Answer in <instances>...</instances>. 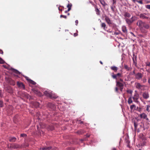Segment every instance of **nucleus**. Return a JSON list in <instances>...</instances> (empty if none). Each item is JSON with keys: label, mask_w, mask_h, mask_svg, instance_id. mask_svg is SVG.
<instances>
[{"label": "nucleus", "mask_w": 150, "mask_h": 150, "mask_svg": "<svg viewBox=\"0 0 150 150\" xmlns=\"http://www.w3.org/2000/svg\"><path fill=\"white\" fill-rule=\"evenodd\" d=\"M136 20V17L134 16H132L130 18H126L125 19V21L128 24V25H130Z\"/></svg>", "instance_id": "nucleus-1"}, {"label": "nucleus", "mask_w": 150, "mask_h": 150, "mask_svg": "<svg viewBox=\"0 0 150 150\" xmlns=\"http://www.w3.org/2000/svg\"><path fill=\"white\" fill-rule=\"evenodd\" d=\"M44 93L46 96L50 97L51 98H56L57 97V96L53 95L52 92L48 91H45Z\"/></svg>", "instance_id": "nucleus-2"}, {"label": "nucleus", "mask_w": 150, "mask_h": 150, "mask_svg": "<svg viewBox=\"0 0 150 150\" xmlns=\"http://www.w3.org/2000/svg\"><path fill=\"white\" fill-rule=\"evenodd\" d=\"M139 95L137 93H135L133 96L132 98L134 101L136 103H139L138 99L139 98Z\"/></svg>", "instance_id": "nucleus-3"}, {"label": "nucleus", "mask_w": 150, "mask_h": 150, "mask_svg": "<svg viewBox=\"0 0 150 150\" xmlns=\"http://www.w3.org/2000/svg\"><path fill=\"white\" fill-rule=\"evenodd\" d=\"M144 23L145 22H143L141 20H139L137 21V25L141 29H142L143 28V25Z\"/></svg>", "instance_id": "nucleus-4"}, {"label": "nucleus", "mask_w": 150, "mask_h": 150, "mask_svg": "<svg viewBox=\"0 0 150 150\" xmlns=\"http://www.w3.org/2000/svg\"><path fill=\"white\" fill-rule=\"evenodd\" d=\"M143 75L140 73H138L135 74V78L138 80L140 79L142 77Z\"/></svg>", "instance_id": "nucleus-5"}, {"label": "nucleus", "mask_w": 150, "mask_h": 150, "mask_svg": "<svg viewBox=\"0 0 150 150\" xmlns=\"http://www.w3.org/2000/svg\"><path fill=\"white\" fill-rule=\"evenodd\" d=\"M104 17L105 21L108 24H112V21L108 17L106 16H105Z\"/></svg>", "instance_id": "nucleus-6"}, {"label": "nucleus", "mask_w": 150, "mask_h": 150, "mask_svg": "<svg viewBox=\"0 0 150 150\" xmlns=\"http://www.w3.org/2000/svg\"><path fill=\"white\" fill-rule=\"evenodd\" d=\"M143 98L146 99H147L149 97V95L148 93L144 92L142 94Z\"/></svg>", "instance_id": "nucleus-7"}, {"label": "nucleus", "mask_w": 150, "mask_h": 150, "mask_svg": "<svg viewBox=\"0 0 150 150\" xmlns=\"http://www.w3.org/2000/svg\"><path fill=\"white\" fill-rule=\"evenodd\" d=\"M135 86L138 89H140L143 87V86L139 83H135Z\"/></svg>", "instance_id": "nucleus-8"}, {"label": "nucleus", "mask_w": 150, "mask_h": 150, "mask_svg": "<svg viewBox=\"0 0 150 150\" xmlns=\"http://www.w3.org/2000/svg\"><path fill=\"white\" fill-rule=\"evenodd\" d=\"M17 84L18 87L20 88H23V89H25V86L22 83H19L18 82H17Z\"/></svg>", "instance_id": "nucleus-9"}, {"label": "nucleus", "mask_w": 150, "mask_h": 150, "mask_svg": "<svg viewBox=\"0 0 150 150\" xmlns=\"http://www.w3.org/2000/svg\"><path fill=\"white\" fill-rule=\"evenodd\" d=\"M139 17L140 18L142 19H148L149 18L148 17L145 16L144 14H140Z\"/></svg>", "instance_id": "nucleus-10"}, {"label": "nucleus", "mask_w": 150, "mask_h": 150, "mask_svg": "<svg viewBox=\"0 0 150 150\" xmlns=\"http://www.w3.org/2000/svg\"><path fill=\"white\" fill-rule=\"evenodd\" d=\"M116 86L119 87H123L124 84L119 81L116 82Z\"/></svg>", "instance_id": "nucleus-11"}, {"label": "nucleus", "mask_w": 150, "mask_h": 150, "mask_svg": "<svg viewBox=\"0 0 150 150\" xmlns=\"http://www.w3.org/2000/svg\"><path fill=\"white\" fill-rule=\"evenodd\" d=\"M140 117L141 118H143L145 119L147 117V115L144 113H143L139 115Z\"/></svg>", "instance_id": "nucleus-12"}, {"label": "nucleus", "mask_w": 150, "mask_h": 150, "mask_svg": "<svg viewBox=\"0 0 150 150\" xmlns=\"http://www.w3.org/2000/svg\"><path fill=\"white\" fill-rule=\"evenodd\" d=\"M122 30L123 32L125 33H127V30L126 27L125 26H123L122 28Z\"/></svg>", "instance_id": "nucleus-13"}, {"label": "nucleus", "mask_w": 150, "mask_h": 150, "mask_svg": "<svg viewBox=\"0 0 150 150\" xmlns=\"http://www.w3.org/2000/svg\"><path fill=\"white\" fill-rule=\"evenodd\" d=\"M110 68L112 70L114 71L115 72L117 71L118 69L117 67L115 66L111 67H110Z\"/></svg>", "instance_id": "nucleus-14"}, {"label": "nucleus", "mask_w": 150, "mask_h": 150, "mask_svg": "<svg viewBox=\"0 0 150 150\" xmlns=\"http://www.w3.org/2000/svg\"><path fill=\"white\" fill-rule=\"evenodd\" d=\"M52 149L51 147H47L46 146L45 147H42L41 148L42 150H50Z\"/></svg>", "instance_id": "nucleus-15"}, {"label": "nucleus", "mask_w": 150, "mask_h": 150, "mask_svg": "<svg viewBox=\"0 0 150 150\" xmlns=\"http://www.w3.org/2000/svg\"><path fill=\"white\" fill-rule=\"evenodd\" d=\"M143 28L146 29H148L149 28V25L146 23L145 22L144 24L143 25Z\"/></svg>", "instance_id": "nucleus-16"}, {"label": "nucleus", "mask_w": 150, "mask_h": 150, "mask_svg": "<svg viewBox=\"0 0 150 150\" xmlns=\"http://www.w3.org/2000/svg\"><path fill=\"white\" fill-rule=\"evenodd\" d=\"M16 140V139L15 137H11L9 139V141L11 142H14Z\"/></svg>", "instance_id": "nucleus-17"}, {"label": "nucleus", "mask_w": 150, "mask_h": 150, "mask_svg": "<svg viewBox=\"0 0 150 150\" xmlns=\"http://www.w3.org/2000/svg\"><path fill=\"white\" fill-rule=\"evenodd\" d=\"M132 97H130L128 99V103L129 104H130L132 103Z\"/></svg>", "instance_id": "nucleus-18"}, {"label": "nucleus", "mask_w": 150, "mask_h": 150, "mask_svg": "<svg viewBox=\"0 0 150 150\" xmlns=\"http://www.w3.org/2000/svg\"><path fill=\"white\" fill-rule=\"evenodd\" d=\"M136 107L135 105H132L130 106V108L131 110L135 109Z\"/></svg>", "instance_id": "nucleus-19"}, {"label": "nucleus", "mask_w": 150, "mask_h": 150, "mask_svg": "<svg viewBox=\"0 0 150 150\" xmlns=\"http://www.w3.org/2000/svg\"><path fill=\"white\" fill-rule=\"evenodd\" d=\"M106 26V25L104 23H102L101 24V26L102 28H103V29L104 30L105 29V27Z\"/></svg>", "instance_id": "nucleus-20"}, {"label": "nucleus", "mask_w": 150, "mask_h": 150, "mask_svg": "<svg viewBox=\"0 0 150 150\" xmlns=\"http://www.w3.org/2000/svg\"><path fill=\"white\" fill-rule=\"evenodd\" d=\"M125 17H127L128 18H129L131 16L130 14L126 12L124 15Z\"/></svg>", "instance_id": "nucleus-21"}, {"label": "nucleus", "mask_w": 150, "mask_h": 150, "mask_svg": "<svg viewBox=\"0 0 150 150\" xmlns=\"http://www.w3.org/2000/svg\"><path fill=\"white\" fill-rule=\"evenodd\" d=\"M146 110L148 112H149L150 111V105H146Z\"/></svg>", "instance_id": "nucleus-22"}, {"label": "nucleus", "mask_w": 150, "mask_h": 150, "mask_svg": "<svg viewBox=\"0 0 150 150\" xmlns=\"http://www.w3.org/2000/svg\"><path fill=\"white\" fill-rule=\"evenodd\" d=\"M71 6L72 5L71 4H68L67 5V7L68 8V11H69L71 10Z\"/></svg>", "instance_id": "nucleus-23"}, {"label": "nucleus", "mask_w": 150, "mask_h": 150, "mask_svg": "<svg viewBox=\"0 0 150 150\" xmlns=\"http://www.w3.org/2000/svg\"><path fill=\"white\" fill-rule=\"evenodd\" d=\"M12 71L15 73L17 74H20V72L18 70L14 69H12Z\"/></svg>", "instance_id": "nucleus-24"}, {"label": "nucleus", "mask_w": 150, "mask_h": 150, "mask_svg": "<svg viewBox=\"0 0 150 150\" xmlns=\"http://www.w3.org/2000/svg\"><path fill=\"white\" fill-rule=\"evenodd\" d=\"M100 2L101 4L103 6H105V3L103 0H100Z\"/></svg>", "instance_id": "nucleus-25"}, {"label": "nucleus", "mask_w": 150, "mask_h": 150, "mask_svg": "<svg viewBox=\"0 0 150 150\" xmlns=\"http://www.w3.org/2000/svg\"><path fill=\"white\" fill-rule=\"evenodd\" d=\"M34 92L36 93V94H38L39 96H40V92L36 90H35L34 91Z\"/></svg>", "instance_id": "nucleus-26"}, {"label": "nucleus", "mask_w": 150, "mask_h": 150, "mask_svg": "<svg viewBox=\"0 0 150 150\" xmlns=\"http://www.w3.org/2000/svg\"><path fill=\"white\" fill-rule=\"evenodd\" d=\"M112 77L114 79H117V76L116 74H114L113 73L112 74Z\"/></svg>", "instance_id": "nucleus-27"}, {"label": "nucleus", "mask_w": 150, "mask_h": 150, "mask_svg": "<svg viewBox=\"0 0 150 150\" xmlns=\"http://www.w3.org/2000/svg\"><path fill=\"white\" fill-rule=\"evenodd\" d=\"M133 62L134 63H136V57L135 56H134L133 57Z\"/></svg>", "instance_id": "nucleus-28"}, {"label": "nucleus", "mask_w": 150, "mask_h": 150, "mask_svg": "<svg viewBox=\"0 0 150 150\" xmlns=\"http://www.w3.org/2000/svg\"><path fill=\"white\" fill-rule=\"evenodd\" d=\"M30 83L33 84V85H35L36 84V83L33 81L31 80L30 79V80H29V82Z\"/></svg>", "instance_id": "nucleus-29"}, {"label": "nucleus", "mask_w": 150, "mask_h": 150, "mask_svg": "<svg viewBox=\"0 0 150 150\" xmlns=\"http://www.w3.org/2000/svg\"><path fill=\"white\" fill-rule=\"evenodd\" d=\"M124 68L128 71L130 69L128 67L127 65H124Z\"/></svg>", "instance_id": "nucleus-30"}, {"label": "nucleus", "mask_w": 150, "mask_h": 150, "mask_svg": "<svg viewBox=\"0 0 150 150\" xmlns=\"http://www.w3.org/2000/svg\"><path fill=\"white\" fill-rule=\"evenodd\" d=\"M4 103L2 101L0 100V107H2L3 106Z\"/></svg>", "instance_id": "nucleus-31"}, {"label": "nucleus", "mask_w": 150, "mask_h": 150, "mask_svg": "<svg viewBox=\"0 0 150 150\" xmlns=\"http://www.w3.org/2000/svg\"><path fill=\"white\" fill-rule=\"evenodd\" d=\"M127 93H130V94H132V90H130V89L127 90Z\"/></svg>", "instance_id": "nucleus-32"}, {"label": "nucleus", "mask_w": 150, "mask_h": 150, "mask_svg": "<svg viewBox=\"0 0 150 150\" xmlns=\"http://www.w3.org/2000/svg\"><path fill=\"white\" fill-rule=\"evenodd\" d=\"M144 141L143 142V143L142 144V146L144 145L146 143V142L145 141V140H146V139L145 138H144Z\"/></svg>", "instance_id": "nucleus-33"}, {"label": "nucleus", "mask_w": 150, "mask_h": 150, "mask_svg": "<svg viewBox=\"0 0 150 150\" xmlns=\"http://www.w3.org/2000/svg\"><path fill=\"white\" fill-rule=\"evenodd\" d=\"M142 80L143 83H145L146 82L147 79L146 78H144Z\"/></svg>", "instance_id": "nucleus-34"}, {"label": "nucleus", "mask_w": 150, "mask_h": 150, "mask_svg": "<svg viewBox=\"0 0 150 150\" xmlns=\"http://www.w3.org/2000/svg\"><path fill=\"white\" fill-rule=\"evenodd\" d=\"M146 8L150 10V5H147L145 6Z\"/></svg>", "instance_id": "nucleus-35"}, {"label": "nucleus", "mask_w": 150, "mask_h": 150, "mask_svg": "<svg viewBox=\"0 0 150 150\" xmlns=\"http://www.w3.org/2000/svg\"><path fill=\"white\" fill-rule=\"evenodd\" d=\"M0 63L1 64H3L4 63V61L0 57Z\"/></svg>", "instance_id": "nucleus-36"}, {"label": "nucleus", "mask_w": 150, "mask_h": 150, "mask_svg": "<svg viewBox=\"0 0 150 150\" xmlns=\"http://www.w3.org/2000/svg\"><path fill=\"white\" fill-rule=\"evenodd\" d=\"M60 18L63 17V18H65V19L67 18L66 16H65V15H60Z\"/></svg>", "instance_id": "nucleus-37"}, {"label": "nucleus", "mask_w": 150, "mask_h": 150, "mask_svg": "<svg viewBox=\"0 0 150 150\" xmlns=\"http://www.w3.org/2000/svg\"><path fill=\"white\" fill-rule=\"evenodd\" d=\"M146 65L147 66H150V62H147L146 63Z\"/></svg>", "instance_id": "nucleus-38"}, {"label": "nucleus", "mask_w": 150, "mask_h": 150, "mask_svg": "<svg viewBox=\"0 0 150 150\" xmlns=\"http://www.w3.org/2000/svg\"><path fill=\"white\" fill-rule=\"evenodd\" d=\"M25 78L29 82V80H30V79H29V78L27 76H25Z\"/></svg>", "instance_id": "nucleus-39"}, {"label": "nucleus", "mask_w": 150, "mask_h": 150, "mask_svg": "<svg viewBox=\"0 0 150 150\" xmlns=\"http://www.w3.org/2000/svg\"><path fill=\"white\" fill-rule=\"evenodd\" d=\"M117 76L121 77V74L120 73H118L117 74H116Z\"/></svg>", "instance_id": "nucleus-40"}, {"label": "nucleus", "mask_w": 150, "mask_h": 150, "mask_svg": "<svg viewBox=\"0 0 150 150\" xmlns=\"http://www.w3.org/2000/svg\"><path fill=\"white\" fill-rule=\"evenodd\" d=\"M96 11L97 12V13H97H99V10L98 8H96Z\"/></svg>", "instance_id": "nucleus-41"}, {"label": "nucleus", "mask_w": 150, "mask_h": 150, "mask_svg": "<svg viewBox=\"0 0 150 150\" xmlns=\"http://www.w3.org/2000/svg\"><path fill=\"white\" fill-rule=\"evenodd\" d=\"M21 136L22 137H24L26 136V135L24 134H21Z\"/></svg>", "instance_id": "nucleus-42"}, {"label": "nucleus", "mask_w": 150, "mask_h": 150, "mask_svg": "<svg viewBox=\"0 0 150 150\" xmlns=\"http://www.w3.org/2000/svg\"><path fill=\"white\" fill-rule=\"evenodd\" d=\"M134 126L135 128H136L137 127V124L135 122H134Z\"/></svg>", "instance_id": "nucleus-43"}, {"label": "nucleus", "mask_w": 150, "mask_h": 150, "mask_svg": "<svg viewBox=\"0 0 150 150\" xmlns=\"http://www.w3.org/2000/svg\"><path fill=\"white\" fill-rule=\"evenodd\" d=\"M137 2L141 4H143V3L142 0L139 1H138Z\"/></svg>", "instance_id": "nucleus-44"}, {"label": "nucleus", "mask_w": 150, "mask_h": 150, "mask_svg": "<svg viewBox=\"0 0 150 150\" xmlns=\"http://www.w3.org/2000/svg\"><path fill=\"white\" fill-rule=\"evenodd\" d=\"M112 1H113V4H115L116 2V0H113Z\"/></svg>", "instance_id": "nucleus-45"}, {"label": "nucleus", "mask_w": 150, "mask_h": 150, "mask_svg": "<svg viewBox=\"0 0 150 150\" xmlns=\"http://www.w3.org/2000/svg\"><path fill=\"white\" fill-rule=\"evenodd\" d=\"M0 53L1 54H3V51H2V50H0Z\"/></svg>", "instance_id": "nucleus-46"}, {"label": "nucleus", "mask_w": 150, "mask_h": 150, "mask_svg": "<svg viewBox=\"0 0 150 150\" xmlns=\"http://www.w3.org/2000/svg\"><path fill=\"white\" fill-rule=\"evenodd\" d=\"M148 83L150 85V78H149L148 79Z\"/></svg>", "instance_id": "nucleus-47"}, {"label": "nucleus", "mask_w": 150, "mask_h": 150, "mask_svg": "<svg viewBox=\"0 0 150 150\" xmlns=\"http://www.w3.org/2000/svg\"><path fill=\"white\" fill-rule=\"evenodd\" d=\"M75 23H76V25H77L78 23V21L77 20H76L75 21Z\"/></svg>", "instance_id": "nucleus-48"}, {"label": "nucleus", "mask_w": 150, "mask_h": 150, "mask_svg": "<svg viewBox=\"0 0 150 150\" xmlns=\"http://www.w3.org/2000/svg\"><path fill=\"white\" fill-rule=\"evenodd\" d=\"M115 91L116 92H117L118 91V88L117 87H116L115 88Z\"/></svg>", "instance_id": "nucleus-49"}, {"label": "nucleus", "mask_w": 150, "mask_h": 150, "mask_svg": "<svg viewBox=\"0 0 150 150\" xmlns=\"http://www.w3.org/2000/svg\"><path fill=\"white\" fill-rule=\"evenodd\" d=\"M120 91H122V90L123 89V87H120Z\"/></svg>", "instance_id": "nucleus-50"}, {"label": "nucleus", "mask_w": 150, "mask_h": 150, "mask_svg": "<svg viewBox=\"0 0 150 150\" xmlns=\"http://www.w3.org/2000/svg\"><path fill=\"white\" fill-rule=\"evenodd\" d=\"M132 1L134 3H135L136 1L137 2V1H137V0H132Z\"/></svg>", "instance_id": "nucleus-51"}, {"label": "nucleus", "mask_w": 150, "mask_h": 150, "mask_svg": "<svg viewBox=\"0 0 150 150\" xmlns=\"http://www.w3.org/2000/svg\"><path fill=\"white\" fill-rule=\"evenodd\" d=\"M120 81L121 82H123V80L121 79H120Z\"/></svg>", "instance_id": "nucleus-52"}, {"label": "nucleus", "mask_w": 150, "mask_h": 150, "mask_svg": "<svg viewBox=\"0 0 150 150\" xmlns=\"http://www.w3.org/2000/svg\"><path fill=\"white\" fill-rule=\"evenodd\" d=\"M83 133V131H82V130L81 131H80V133H79V134H82V133Z\"/></svg>", "instance_id": "nucleus-53"}, {"label": "nucleus", "mask_w": 150, "mask_h": 150, "mask_svg": "<svg viewBox=\"0 0 150 150\" xmlns=\"http://www.w3.org/2000/svg\"><path fill=\"white\" fill-rule=\"evenodd\" d=\"M74 35L75 36H76L77 35V33H75L74 34Z\"/></svg>", "instance_id": "nucleus-54"}, {"label": "nucleus", "mask_w": 150, "mask_h": 150, "mask_svg": "<svg viewBox=\"0 0 150 150\" xmlns=\"http://www.w3.org/2000/svg\"><path fill=\"white\" fill-rule=\"evenodd\" d=\"M111 8L112 10V11H114V9H113V7L111 6Z\"/></svg>", "instance_id": "nucleus-55"}, {"label": "nucleus", "mask_w": 150, "mask_h": 150, "mask_svg": "<svg viewBox=\"0 0 150 150\" xmlns=\"http://www.w3.org/2000/svg\"><path fill=\"white\" fill-rule=\"evenodd\" d=\"M112 150H116L115 148H113L112 149Z\"/></svg>", "instance_id": "nucleus-56"}, {"label": "nucleus", "mask_w": 150, "mask_h": 150, "mask_svg": "<svg viewBox=\"0 0 150 150\" xmlns=\"http://www.w3.org/2000/svg\"><path fill=\"white\" fill-rule=\"evenodd\" d=\"M68 11V10H67V11H65L64 12H65V13H66L68 11Z\"/></svg>", "instance_id": "nucleus-57"}, {"label": "nucleus", "mask_w": 150, "mask_h": 150, "mask_svg": "<svg viewBox=\"0 0 150 150\" xmlns=\"http://www.w3.org/2000/svg\"><path fill=\"white\" fill-rule=\"evenodd\" d=\"M131 33L132 34V35H134V36H135L134 35V34L132 33Z\"/></svg>", "instance_id": "nucleus-58"}, {"label": "nucleus", "mask_w": 150, "mask_h": 150, "mask_svg": "<svg viewBox=\"0 0 150 150\" xmlns=\"http://www.w3.org/2000/svg\"><path fill=\"white\" fill-rule=\"evenodd\" d=\"M100 64H103V62L101 61H100Z\"/></svg>", "instance_id": "nucleus-59"}, {"label": "nucleus", "mask_w": 150, "mask_h": 150, "mask_svg": "<svg viewBox=\"0 0 150 150\" xmlns=\"http://www.w3.org/2000/svg\"><path fill=\"white\" fill-rule=\"evenodd\" d=\"M145 119H146V120H149L148 118H147V117L146 118H145Z\"/></svg>", "instance_id": "nucleus-60"}, {"label": "nucleus", "mask_w": 150, "mask_h": 150, "mask_svg": "<svg viewBox=\"0 0 150 150\" xmlns=\"http://www.w3.org/2000/svg\"><path fill=\"white\" fill-rule=\"evenodd\" d=\"M86 136H87V137H89V135H86Z\"/></svg>", "instance_id": "nucleus-61"}, {"label": "nucleus", "mask_w": 150, "mask_h": 150, "mask_svg": "<svg viewBox=\"0 0 150 150\" xmlns=\"http://www.w3.org/2000/svg\"><path fill=\"white\" fill-rule=\"evenodd\" d=\"M143 103L144 104H146V103L145 102H143Z\"/></svg>", "instance_id": "nucleus-62"}, {"label": "nucleus", "mask_w": 150, "mask_h": 150, "mask_svg": "<svg viewBox=\"0 0 150 150\" xmlns=\"http://www.w3.org/2000/svg\"><path fill=\"white\" fill-rule=\"evenodd\" d=\"M58 9L59 10H61L59 8V7L58 8Z\"/></svg>", "instance_id": "nucleus-63"}, {"label": "nucleus", "mask_w": 150, "mask_h": 150, "mask_svg": "<svg viewBox=\"0 0 150 150\" xmlns=\"http://www.w3.org/2000/svg\"><path fill=\"white\" fill-rule=\"evenodd\" d=\"M68 15H69V13H68Z\"/></svg>", "instance_id": "nucleus-64"}]
</instances>
